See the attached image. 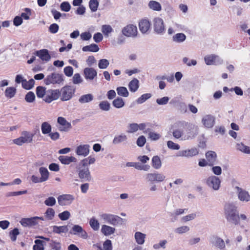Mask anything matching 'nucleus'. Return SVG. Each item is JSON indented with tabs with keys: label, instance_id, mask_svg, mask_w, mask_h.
Here are the masks:
<instances>
[{
	"label": "nucleus",
	"instance_id": "obj_28",
	"mask_svg": "<svg viewBox=\"0 0 250 250\" xmlns=\"http://www.w3.org/2000/svg\"><path fill=\"white\" fill-rule=\"evenodd\" d=\"M205 156L208 162V166H213L216 161V153L214 151H208L206 152Z\"/></svg>",
	"mask_w": 250,
	"mask_h": 250
},
{
	"label": "nucleus",
	"instance_id": "obj_47",
	"mask_svg": "<svg viewBox=\"0 0 250 250\" xmlns=\"http://www.w3.org/2000/svg\"><path fill=\"white\" fill-rule=\"evenodd\" d=\"M47 91L46 88L42 86H39L36 88V94L38 98H45Z\"/></svg>",
	"mask_w": 250,
	"mask_h": 250
},
{
	"label": "nucleus",
	"instance_id": "obj_58",
	"mask_svg": "<svg viewBox=\"0 0 250 250\" xmlns=\"http://www.w3.org/2000/svg\"><path fill=\"white\" fill-rule=\"evenodd\" d=\"M109 64V61L105 59H101L99 61L98 67L100 69H104L106 68Z\"/></svg>",
	"mask_w": 250,
	"mask_h": 250
},
{
	"label": "nucleus",
	"instance_id": "obj_51",
	"mask_svg": "<svg viewBox=\"0 0 250 250\" xmlns=\"http://www.w3.org/2000/svg\"><path fill=\"white\" fill-rule=\"evenodd\" d=\"M35 84V81L31 79L29 80L28 81L25 80V81H23L22 82V86L23 88L29 90L32 88V87L34 86Z\"/></svg>",
	"mask_w": 250,
	"mask_h": 250
},
{
	"label": "nucleus",
	"instance_id": "obj_35",
	"mask_svg": "<svg viewBox=\"0 0 250 250\" xmlns=\"http://www.w3.org/2000/svg\"><path fill=\"white\" fill-rule=\"evenodd\" d=\"M39 172L41 175L40 178L42 182L46 181L48 179L49 172L46 168L44 167H40Z\"/></svg>",
	"mask_w": 250,
	"mask_h": 250
},
{
	"label": "nucleus",
	"instance_id": "obj_60",
	"mask_svg": "<svg viewBox=\"0 0 250 250\" xmlns=\"http://www.w3.org/2000/svg\"><path fill=\"white\" fill-rule=\"evenodd\" d=\"M71 216L70 213L67 210L64 211L58 214L59 218L62 221H65L68 220Z\"/></svg>",
	"mask_w": 250,
	"mask_h": 250
},
{
	"label": "nucleus",
	"instance_id": "obj_12",
	"mask_svg": "<svg viewBox=\"0 0 250 250\" xmlns=\"http://www.w3.org/2000/svg\"><path fill=\"white\" fill-rule=\"evenodd\" d=\"M199 150L195 147L179 151L177 154L178 157L190 158L197 156L199 154Z\"/></svg>",
	"mask_w": 250,
	"mask_h": 250
},
{
	"label": "nucleus",
	"instance_id": "obj_48",
	"mask_svg": "<svg viewBox=\"0 0 250 250\" xmlns=\"http://www.w3.org/2000/svg\"><path fill=\"white\" fill-rule=\"evenodd\" d=\"M89 225L94 231H97L100 228V223L95 217L91 218L89 220Z\"/></svg>",
	"mask_w": 250,
	"mask_h": 250
},
{
	"label": "nucleus",
	"instance_id": "obj_13",
	"mask_svg": "<svg viewBox=\"0 0 250 250\" xmlns=\"http://www.w3.org/2000/svg\"><path fill=\"white\" fill-rule=\"evenodd\" d=\"M146 179L147 181L150 182L159 183L163 182L166 179V176L163 173L155 172L147 173L146 175Z\"/></svg>",
	"mask_w": 250,
	"mask_h": 250
},
{
	"label": "nucleus",
	"instance_id": "obj_25",
	"mask_svg": "<svg viewBox=\"0 0 250 250\" xmlns=\"http://www.w3.org/2000/svg\"><path fill=\"white\" fill-rule=\"evenodd\" d=\"M79 177L83 181H90L91 180V176L88 168L87 167L80 169Z\"/></svg>",
	"mask_w": 250,
	"mask_h": 250
},
{
	"label": "nucleus",
	"instance_id": "obj_40",
	"mask_svg": "<svg viewBox=\"0 0 250 250\" xmlns=\"http://www.w3.org/2000/svg\"><path fill=\"white\" fill-rule=\"evenodd\" d=\"M17 89L15 87L10 86L6 88L4 95L5 96L8 98H12L14 97L16 93Z\"/></svg>",
	"mask_w": 250,
	"mask_h": 250
},
{
	"label": "nucleus",
	"instance_id": "obj_27",
	"mask_svg": "<svg viewBox=\"0 0 250 250\" xmlns=\"http://www.w3.org/2000/svg\"><path fill=\"white\" fill-rule=\"evenodd\" d=\"M36 54L42 61L48 62L51 59V56L47 49H44L37 51Z\"/></svg>",
	"mask_w": 250,
	"mask_h": 250
},
{
	"label": "nucleus",
	"instance_id": "obj_52",
	"mask_svg": "<svg viewBox=\"0 0 250 250\" xmlns=\"http://www.w3.org/2000/svg\"><path fill=\"white\" fill-rule=\"evenodd\" d=\"M167 243V241L166 240H161L159 243L154 244L153 245V248L155 250H159L161 248L165 249Z\"/></svg>",
	"mask_w": 250,
	"mask_h": 250
},
{
	"label": "nucleus",
	"instance_id": "obj_54",
	"mask_svg": "<svg viewBox=\"0 0 250 250\" xmlns=\"http://www.w3.org/2000/svg\"><path fill=\"white\" fill-rule=\"evenodd\" d=\"M44 242L39 239L35 241V245L33 246V250H44Z\"/></svg>",
	"mask_w": 250,
	"mask_h": 250
},
{
	"label": "nucleus",
	"instance_id": "obj_2",
	"mask_svg": "<svg viewBox=\"0 0 250 250\" xmlns=\"http://www.w3.org/2000/svg\"><path fill=\"white\" fill-rule=\"evenodd\" d=\"M187 125V122L186 121H178L175 123L171 127L173 136L176 139L185 141L184 140V128Z\"/></svg>",
	"mask_w": 250,
	"mask_h": 250
},
{
	"label": "nucleus",
	"instance_id": "obj_33",
	"mask_svg": "<svg viewBox=\"0 0 250 250\" xmlns=\"http://www.w3.org/2000/svg\"><path fill=\"white\" fill-rule=\"evenodd\" d=\"M53 232L57 234H61L62 233H66L68 231V229L67 226H53L51 227Z\"/></svg>",
	"mask_w": 250,
	"mask_h": 250
},
{
	"label": "nucleus",
	"instance_id": "obj_44",
	"mask_svg": "<svg viewBox=\"0 0 250 250\" xmlns=\"http://www.w3.org/2000/svg\"><path fill=\"white\" fill-rule=\"evenodd\" d=\"M112 104L117 108H121L125 106V103L122 98L118 97L113 101Z\"/></svg>",
	"mask_w": 250,
	"mask_h": 250
},
{
	"label": "nucleus",
	"instance_id": "obj_61",
	"mask_svg": "<svg viewBox=\"0 0 250 250\" xmlns=\"http://www.w3.org/2000/svg\"><path fill=\"white\" fill-rule=\"evenodd\" d=\"M189 230V227L187 226H183L176 228L174 232L178 234H183L188 232Z\"/></svg>",
	"mask_w": 250,
	"mask_h": 250
},
{
	"label": "nucleus",
	"instance_id": "obj_39",
	"mask_svg": "<svg viewBox=\"0 0 250 250\" xmlns=\"http://www.w3.org/2000/svg\"><path fill=\"white\" fill-rule=\"evenodd\" d=\"M236 149L243 153L250 154V147L245 145L242 143H237L236 145Z\"/></svg>",
	"mask_w": 250,
	"mask_h": 250
},
{
	"label": "nucleus",
	"instance_id": "obj_59",
	"mask_svg": "<svg viewBox=\"0 0 250 250\" xmlns=\"http://www.w3.org/2000/svg\"><path fill=\"white\" fill-rule=\"evenodd\" d=\"M99 2L97 0H90L89 6L90 10L92 12H95L97 10L99 6Z\"/></svg>",
	"mask_w": 250,
	"mask_h": 250
},
{
	"label": "nucleus",
	"instance_id": "obj_34",
	"mask_svg": "<svg viewBox=\"0 0 250 250\" xmlns=\"http://www.w3.org/2000/svg\"><path fill=\"white\" fill-rule=\"evenodd\" d=\"M139 87V82L138 80L134 78L128 83V88L132 92H136Z\"/></svg>",
	"mask_w": 250,
	"mask_h": 250
},
{
	"label": "nucleus",
	"instance_id": "obj_4",
	"mask_svg": "<svg viewBox=\"0 0 250 250\" xmlns=\"http://www.w3.org/2000/svg\"><path fill=\"white\" fill-rule=\"evenodd\" d=\"M101 218L104 222L110 224L113 226H117L122 224L123 222V219L121 217L114 214L108 213H103L100 215Z\"/></svg>",
	"mask_w": 250,
	"mask_h": 250
},
{
	"label": "nucleus",
	"instance_id": "obj_7",
	"mask_svg": "<svg viewBox=\"0 0 250 250\" xmlns=\"http://www.w3.org/2000/svg\"><path fill=\"white\" fill-rule=\"evenodd\" d=\"M204 60L207 65H219L223 63V60L219 56L214 54L206 55Z\"/></svg>",
	"mask_w": 250,
	"mask_h": 250
},
{
	"label": "nucleus",
	"instance_id": "obj_9",
	"mask_svg": "<svg viewBox=\"0 0 250 250\" xmlns=\"http://www.w3.org/2000/svg\"><path fill=\"white\" fill-rule=\"evenodd\" d=\"M75 89L71 86L66 85L62 87L60 90L61 100L66 101L71 99L75 93Z\"/></svg>",
	"mask_w": 250,
	"mask_h": 250
},
{
	"label": "nucleus",
	"instance_id": "obj_10",
	"mask_svg": "<svg viewBox=\"0 0 250 250\" xmlns=\"http://www.w3.org/2000/svg\"><path fill=\"white\" fill-rule=\"evenodd\" d=\"M153 22L154 32L157 34H164L166 29L163 19L159 17H156L153 19Z\"/></svg>",
	"mask_w": 250,
	"mask_h": 250
},
{
	"label": "nucleus",
	"instance_id": "obj_11",
	"mask_svg": "<svg viewBox=\"0 0 250 250\" xmlns=\"http://www.w3.org/2000/svg\"><path fill=\"white\" fill-rule=\"evenodd\" d=\"M123 34L127 37L134 38L137 37L138 30L136 26L133 24H128L124 27L122 30Z\"/></svg>",
	"mask_w": 250,
	"mask_h": 250
},
{
	"label": "nucleus",
	"instance_id": "obj_24",
	"mask_svg": "<svg viewBox=\"0 0 250 250\" xmlns=\"http://www.w3.org/2000/svg\"><path fill=\"white\" fill-rule=\"evenodd\" d=\"M128 138L125 133H120L115 135L113 139L112 143L117 145L121 143L126 144L127 142Z\"/></svg>",
	"mask_w": 250,
	"mask_h": 250
},
{
	"label": "nucleus",
	"instance_id": "obj_20",
	"mask_svg": "<svg viewBox=\"0 0 250 250\" xmlns=\"http://www.w3.org/2000/svg\"><path fill=\"white\" fill-rule=\"evenodd\" d=\"M83 75L87 81H92L97 77V71L92 67H86L83 70Z\"/></svg>",
	"mask_w": 250,
	"mask_h": 250
},
{
	"label": "nucleus",
	"instance_id": "obj_38",
	"mask_svg": "<svg viewBox=\"0 0 250 250\" xmlns=\"http://www.w3.org/2000/svg\"><path fill=\"white\" fill-rule=\"evenodd\" d=\"M148 7L154 11H160L162 10L161 4L155 0H150L148 3Z\"/></svg>",
	"mask_w": 250,
	"mask_h": 250
},
{
	"label": "nucleus",
	"instance_id": "obj_6",
	"mask_svg": "<svg viewBox=\"0 0 250 250\" xmlns=\"http://www.w3.org/2000/svg\"><path fill=\"white\" fill-rule=\"evenodd\" d=\"M62 74L53 72L47 75L44 79V83L46 85L60 84L63 82V78Z\"/></svg>",
	"mask_w": 250,
	"mask_h": 250
},
{
	"label": "nucleus",
	"instance_id": "obj_41",
	"mask_svg": "<svg viewBox=\"0 0 250 250\" xmlns=\"http://www.w3.org/2000/svg\"><path fill=\"white\" fill-rule=\"evenodd\" d=\"M52 127L50 124L47 122H43L41 125V130L43 134H49L51 131Z\"/></svg>",
	"mask_w": 250,
	"mask_h": 250
},
{
	"label": "nucleus",
	"instance_id": "obj_57",
	"mask_svg": "<svg viewBox=\"0 0 250 250\" xmlns=\"http://www.w3.org/2000/svg\"><path fill=\"white\" fill-rule=\"evenodd\" d=\"M151 97V95L150 93L144 94L137 99V103L138 104H143Z\"/></svg>",
	"mask_w": 250,
	"mask_h": 250
},
{
	"label": "nucleus",
	"instance_id": "obj_3",
	"mask_svg": "<svg viewBox=\"0 0 250 250\" xmlns=\"http://www.w3.org/2000/svg\"><path fill=\"white\" fill-rule=\"evenodd\" d=\"M34 136V134L29 131H23L21 133V136L13 141L15 144L21 146L23 144L32 143Z\"/></svg>",
	"mask_w": 250,
	"mask_h": 250
},
{
	"label": "nucleus",
	"instance_id": "obj_18",
	"mask_svg": "<svg viewBox=\"0 0 250 250\" xmlns=\"http://www.w3.org/2000/svg\"><path fill=\"white\" fill-rule=\"evenodd\" d=\"M74 200V196L70 194H63L58 197V203L62 206L70 205Z\"/></svg>",
	"mask_w": 250,
	"mask_h": 250
},
{
	"label": "nucleus",
	"instance_id": "obj_42",
	"mask_svg": "<svg viewBox=\"0 0 250 250\" xmlns=\"http://www.w3.org/2000/svg\"><path fill=\"white\" fill-rule=\"evenodd\" d=\"M82 50L84 52H97L99 50V48L98 45L92 43L89 45L83 46L82 48Z\"/></svg>",
	"mask_w": 250,
	"mask_h": 250
},
{
	"label": "nucleus",
	"instance_id": "obj_49",
	"mask_svg": "<svg viewBox=\"0 0 250 250\" xmlns=\"http://www.w3.org/2000/svg\"><path fill=\"white\" fill-rule=\"evenodd\" d=\"M116 91L118 95L120 96L127 97L129 95V92L125 87H118L116 89Z\"/></svg>",
	"mask_w": 250,
	"mask_h": 250
},
{
	"label": "nucleus",
	"instance_id": "obj_32",
	"mask_svg": "<svg viewBox=\"0 0 250 250\" xmlns=\"http://www.w3.org/2000/svg\"><path fill=\"white\" fill-rule=\"evenodd\" d=\"M188 211L187 208H178L175 209L173 212H171L170 216L171 217V221L173 222L177 220V216L181 215Z\"/></svg>",
	"mask_w": 250,
	"mask_h": 250
},
{
	"label": "nucleus",
	"instance_id": "obj_50",
	"mask_svg": "<svg viewBox=\"0 0 250 250\" xmlns=\"http://www.w3.org/2000/svg\"><path fill=\"white\" fill-rule=\"evenodd\" d=\"M145 133H148V137L153 141H156L160 139V135L155 132L150 131L149 129H147L144 131Z\"/></svg>",
	"mask_w": 250,
	"mask_h": 250
},
{
	"label": "nucleus",
	"instance_id": "obj_5",
	"mask_svg": "<svg viewBox=\"0 0 250 250\" xmlns=\"http://www.w3.org/2000/svg\"><path fill=\"white\" fill-rule=\"evenodd\" d=\"M184 129V140L185 141L194 138L198 134V127L194 124L187 122V125Z\"/></svg>",
	"mask_w": 250,
	"mask_h": 250
},
{
	"label": "nucleus",
	"instance_id": "obj_15",
	"mask_svg": "<svg viewBox=\"0 0 250 250\" xmlns=\"http://www.w3.org/2000/svg\"><path fill=\"white\" fill-rule=\"evenodd\" d=\"M60 96V92L59 89H49L47 90L45 97L43 100L45 102L50 103L59 99Z\"/></svg>",
	"mask_w": 250,
	"mask_h": 250
},
{
	"label": "nucleus",
	"instance_id": "obj_64",
	"mask_svg": "<svg viewBox=\"0 0 250 250\" xmlns=\"http://www.w3.org/2000/svg\"><path fill=\"white\" fill-rule=\"evenodd\" d=\"M35 94L31 91L28 92L25 95V100L28 103H32L35 101Z\"/></svg>",
	"mask_w": 250,
	"mask_h": 250
},
{
	"label": "nucleus",
	"instance_id": "obj_55",
	"mask_svg": "<svg viewBox=\"0 0 250 250\" xmlns=\"http://www.w3.org/2000/svg\"><path fill=\"white\" fill-rule=\"evenodd\" d=\"M102 32L105 36L107 37L110 33L113 32V29L109 25H103L102 26Z\"/></svg>",
	"mask_w": 250,
	"mask_h": 250
},
{
	"label": "nucleus",
	"instance_id": "obj_23",
	"mask_svg": "<svg viewBox=\"0 0 250 250\" xmlns=\"http://www.w3.org/2000/svg\"><path fill=\"white\" fill-rule=\"evenodd\" d=\"M20 222L24 227H31L38 224V221H35L34 217L22 218Z\"/></svg>",
	"mask_w": 250,
	"mask_h": 250
},
{
	"label": "nucleus",
	"instance_id": "obj_16",
	"mask_svg": "<svg viewBox=\"0 0 250 250\" xmlns=\"http://www.w3.org/2000/svg\"><path fill=\"white\" fill-rule=\"evenodd\" d=\"M210 243L220 250H224L226 249V245L224 240L217 235L212 236L209 239Z\"/></svg>",
	"mask_w": 250,
	"mask_h": 250
},
{
	"label": "nucleus",
	"instance_id": "obj_31",
	"mask_svg": "<svg viewBox=\"0 0 250 250\" xmlns=\"http://www.w3.org/2000/svg\"><path fill=\"white\" fill-rule=\"evenodd\" d=\"M146 238V234L140 231H137L134 234L135 242L139 245H142L145 243Z\"/></svg>",
	"mask_w": 250,
	"mask_h": 250
},
{
	"label": "nucleus",
	"instance_id": "obj_56",
	"mask_svg": "<svg viewBox=\"0 0 250 250\" xmlns=\"http://www.w3.org/2000/svg\"><path fill=\"white\" fill-rule=\"evenodd\" d=\"M183 62L186 64L188 66H195L197 64V62L195 60H189L187 57H184L182 60Z\"/></svg>",
	"mask_w": 250,
	"mask_h": 250
},
{
	"label": "nucleus",
	"instance_id": "obj_36",
	"mask_svg": "<svg viewBox=\"0 0 250 250\" xmlns=\"http://www.w3.org/2000/svg\"><path fill=\"white\" fill-rule=\"evenodd\" d=\"M96 247L98 250H112V245L111 241L107 239L103 243V246L97 245Z\"/></svg>",
	"mask_w": 250,
	"mask_h": 250
},
{
	"label": "nucleus",
	"instance_id": "obj_26",
	"mask_svg": "<svg viewBox=\"0 0 250 250\" xmlns=\"http://www.w3.org/2000/svg\"><path fill=\"white\" fill-rule=\"evenodd\" d=\"M72 233L73 234H79L80 236L84 239H86L87 237V234L86 232L84 230L82 227L79 225H75L72 229Z\"/></svg>",
	"mask_w": 250,
	"mask_h": 250
},
{
	"label": "nucleus",
	"instance_id": "obj_19",
	"mask_svg": "<svg viewBox=\"0 0 250 250\" xmlns=\"http://www.w3.org/2000/svg\"><path fill=\"white\" fill-rule=\"evenodd\" d=\"M57 123L60 125L58 128L61 131L67 132L72 127L71 123L67 122L66 120L62 117L58 118Z\"/></svg>",
	"mask_w": 250,
	"mask_h": 250
},
{
	"label": "nucleus",
	"instance_id": "obj_53",
	"mask_svg": "<svg viewBox=\"0 0 250 250\" xmlns=\"http://www.w3.org/2000/svg\"><path fill=\"white\" fill-rule=\"evenodd\" d=\"M101 110L104 111H108L110 109V104L107 101H103L99 104Z\"/></svg>",
	"mask_w": 250,
	"mask_h": 250
},
{
	"label": "nucleus",
	"instance_id": "obj_43",
	"mask_svg": "<svg viewBox=\"0 0 250 250\" xmlns=\"http://www.w3.org/2000/svg\"><path fill=\"white\" fill-rule=\"evenodd\" d=\"M93 98L92 94H87L81 96L79 99V102L81 104H85L91 102Z\"/></svg>",
	"mask_w": 250,
	"mask_h": 250
},
{
	"label": "nucleus",
	"instance_id": "obj_8",
	"mask_svg": "<svg viewBox=\"0 0 250 250\" xmlns=\"http://www.w3.org/2000/svg\"><path fill=\"white\" fill-rule=\"evenodd\" d=\"M220 179L215 175H211L208 177L206 180V184L210 189L217 191L221 187Z\"/></svg>",
	"mask_w": 250,
	"mask_h": 250
},
{
	"label": "nucleus",
	"instance_id": "obj_45",
	"mask_svg": "<svg viewBox=\"0 0 250 250\" xmlns=\"http://www.w3.org/2000/svg\"><path fill=\"white\" fill-rule=\"evenodd\" d=\"M44 215L46 220H52L55 216V211L53 208H48L46 209Z\"/></svg>",
	"mask_w": 250,
	"mask_h": 250
},
{
	"label": "nucleus",
	"instance_id": "obj_63",
	"mask_svg": "<svg viewBox=\"0 0 250 250\" xmlns=\"http://www.w3.org/2000/svg\"><path fill=\"white\" fill-rule=\"evenodd\" d=\"M20 234L19 229L17 228H15L9 232V236L11 240L14 242L17 239V236Z\"/></svg>",
	"mask_w": 250,
	"mask_h": 250
},
{
	"label": "nucleus",
	"instance_id": "obj_22",
	"mask_svg": "<svg viewBox=\"0 0 250 250\" xmlns=\"http://www.w3.org/2000/svg\"><path fill=\"white\" fill-rule=\"evenodd\" d=\"M236 192L238 199L243 202H249L250 201V195L249 192L238 187H236Z\"/></svg>",
	"mask_w": 250,
	"mask_h": 250
},
{
	"label": "nucleus",
	"instance_id": "obj_17",
	"mask_svg": "<svg viewBox=\"0 0 250 250\" xmlns=\"http://www.w3.org/2000/svg\"><path fill=\"white\" fill-rule=\"evenodd\" d=\"M139 29L143 34H148L150 32L151 23L146 19H143L138 23Z\"/></svg>",
	"mask_w": 250,
	"mask_h": 250
},
{
	"label": "nucleus",
	"instance_id": "obj_1",
	"mask_svg": "<svg viewBox=\"0 0 250 250\" xmlns=\"http://www.w3.org/2000/svg\"><path fill=\"white\" fill-rule=\"evenodd\" d=\"M224 213L228 222L235 225L239 224V215L237 208L233 204L227 203L224 206Z\"/></svg>",
	"mask_w": 250,
	"mask_h": 250
},
{
	"label": "nucleus",
	"instance_id": "obj_37",
	"mask_svg": "<svg viewBox=\"0 0 250 250\" xmlns=\"http://www.w3.org/2000/svg\"><path fill=\"white\" fill-rule=\"evenodd\" d=\"M186 39V36L185 34L182 33H179L175 34L172 37L173 42L176 43H182Z\"/></svg>",
	"mask_w": 250,
	"mask_h": 250
},
{
	"label": "nucleus",
	"instance_id": "obj_29",
	"mask_svg": "<svg viewBox=\"0 0 250 250\" xmlns=\"http://www.w3.org/2000/svg\"><path fill=\"white\" fill-rule=\"evenodd\" d=\"M115 230V228L106 225H102L101 229L102 233L105 236H109L114 234Z\"/></svg>",
	"mask_w": 250,
	"mask_h": 250
},
{
	"label": "nucleus",
	"instance_id": "obj_30",
	"mask_svg": "<svg viewBox=\"0 0 250 250\" xmlns=\"http://www.w3.org/2000/svg\"><path fill=\"white\" fill-rule=\"evenodd\" d=\"M59 161L64 165H69L72 162H76L77 159L73 156L62 155L59 157Z\"/></svg>",
	"mask_w": 250,
	"mask_h": 250
},
{
	"label": "nucleus",
	"instance_id": "obj_21",
	"mask_svg": "<svg viewBox=\"0 0 250 250\" xmlns=\"http://www.w3.org/2000/svg\"><path fill=\"white\" fill-rule=\"evenodd\" d=\"M90 151V146L88 144L80 145L76 149L75 152L78 156H87Z\"/></svg>",
	"mask_w": 250,
	"mask_h": 250
},
{
	"label": "nucleus",
	"instance_id": "obj_46",
	"mask_svg": "<svg viewBox=\"0 0 250 250\" xmlns=\"http://www.w3.org/2000/svg\"><path fill=\"white\" fill-rule=\"evenodd\" d=\"M152 166L155 169H158L162 166L161 161L158 156H154L152 159Z\"/></svg>",
	"mask_w": 250,
	"mask_h": 250
},
{
	"label": "nucleus",
	"instance_id": "obj_14",
	"mask_svg": "<svg viewBox=\"0 0 250 250\" xmlns=\"http://www.w3.org/2000/svg\"><path fill=\"white\" fill-rule=\"evenodd\" d=\"M203 126L207 128H211L215 123V117L211 114H206L203 116L201 120Z\"/></svg>",
	"mask_w": 250,
	"mask_h": 250
},
{
	"label": "nucleus",
	"instance_id": "obj_62",
	"mask_svg": "<svg viewBox=\"0 0 250 250\" xmlns=\"http://www.w3.org/2000/svg\"><path fill=\"white\" fill-rule=\"evenodd\" d=\"M72 82L74 84H79L83 82V79L79 73H76L72 78Z\"/></svg>",
	"mask_w": 250,
	"mask_h": 250
}]
</instances>
